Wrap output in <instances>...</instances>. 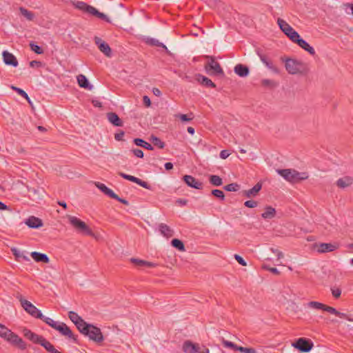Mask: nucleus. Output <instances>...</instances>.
<instances>
[{
  "instance_id": "f257e3e1",
  "label": "nucleus",
  "mask_w": 353,
  "mask_h": 353,
  "mask_svg": "<svg viewBox=\"0 0 353 353\" xmlns=\"http://www.w3.org/2000/svg\"><path fill=\"white\" fill-rule=\"evenodd\" d=\"M48 324L53 329L59 332V333L68 339H71L74 343L78 344L77 336L74 335L70 328L63 322L54 321L52 319L44 316L42 312L38 314V318Z\"/></svg>"
},
{
  "instance_id": "f03ea898",
  "label": "nucleus",
  "mask_w": 353,
  "mask_h": 353,
  "mask_svg": "<svg viewBox=\"0 0 353 353\" xmlns=\"http://www.w3.org/2000/svg\"><path fill=\"white\" fill-rule=\"evenodd\" d=\"M276 172L290 183H297L308 178L307 172H299L293 169H279Z\"/></svg>"
},
{
  "instance_id": "7ed1b4c3",
  "label": "nucleus",
  "mask_w": 353,
  "mask_h": 353,
  "mask_svg": "<svg viewBox=\"0 0 353 353\" xmlns=\"http://www.w3.org/2000/svg\"><path fill=\"white\" fill-rule=\"evenodd\" d=\"M209 61L205 65L206 72L210 75L224 76V72L220 64L215 61L213 57H207Z\"/></svg>"
},
{
  "instance_id": "20e7f679",
  "label": "nucleus",
  "mask_w": 353,
  "mask_h": 353,
  "mask_svg": "<svg viewBox=\"0 0 353 353\" xmlns=\"http://www.w3.org/2000/svg\"><path fill=\"white\" fill-rule=\"evenodd\" d=\"M277 24L283 32L287 35L293 42L299 37V34L285 20L279 18Z\"/></svg>"
},
{
  "instance_id": "39448f33",
  "label": "nucleus",
  "mask_w": 353,
  "mask_h": 353,
  "mask_svg": "<svg viewBox=\"0 0 353 353\" xmlns=\"http://www.w3.org/2000/svg\"><path fill=\"white\" fill-rule=\"evenodd\" d=\"M68 219L70 223L78 231L87 235L92 234V232L90 228L81 219L73 216H70Z\"/></svg>"
},
{
  "instance_id": "423d86ee",
  "label": "nucleus",
  "mask_w": 353,
  "mask_h": 353,
  "mask_svg": "<svg viewBox=\"0 0 353 353\" xmlns=\"http://www.w3.org/2000/svg\"><path fill=\"white\" fill-rule=\"evenodd\" d=\"M17 299L21 303L22 307L24 310L34 318H38V314L41 313V311L37 308L32 303L23 299L21 295L17 296Z\"/></svg>"
},
{
  "instance_id": "0eeeda50",
  "label": "nucleus",
  "mask_w": 353,
  "mask_h": 353,
  "mask_svg": "<svg viewBox=\"0 0 353 353\" xmlns=\"http://www.w3.org/2000/svg\"><path fill=\"white\" fill-rule=\"evenodd\" d=\"M84 335L97 343H100L104 340L100 328L92 324L90 325V327L88 328V332H86Z\"/></svg>"
},
{
  "instance_id": "6e6552de",
  "label": "nucleus",
  "mask_w": 353,
  "mask_h": 353,
  "mask_svg": "<svg viewBox=\"0 0 353 353\" xmlns=\"http://www.w3.org/2000/svg\"><path fill=\"white\" fill-rule=\"evenodd\" d=\"M292 345L301 352H309L313 347V343L311 340L305 338H299Z\"/></svg>"
},
{
  "instance_id": "1a4fd4ad",
  "label": "nucleus",
  "mask_w": 353,
  "mask_h": 353,
  "mask_svg": "<svg viewBox=\"0 0 353 353\" xmlns=\"http://www.w3.org/2000/svg\"><path fill=\"white\" fill-rule=\"evenodd\" d=\"M5 340L13 345L17 346L21 350L26 349V344L23 339L11 330L8 333Z\"/></svg>"
},
{
  "instance_id": "9d476101",
  "label": "nucleus",
  "mask_w": 353,
  "mask_h": 353,
  "mask_svg": "<svg viewBox=\"0 0 353 353\" xmlns=\"http://www.w3.org/2000/svg\"><path fill=\"white\" fill-rule=\"evenodd\" d=\"M256 54L259 57L260 60L262 63L272 72L275 74H279L280 72L279 69L274 64L272 61L270 59V57L263 53L262 50L260 49L256 50Z\"/></svg>"
},
{
  "instance_id": "9b49d317",
  "label": "nucleus",
  "mask_w": 353,
  "mask_h": 353,
  "mask_svg": "<svg viewBox=\"0 0 353 353\" xmlns=\"http://www.w3.org/2000/svg\"><path fill=\"white\" fill-rule=\"evenodd\" d=\"M285 67L286 70L291 74H296L301 72L302 64L301 62L292 59H287L285 60Z\"/></svg>"
},
{
  "instance_id": "f8f14e48",
  "label": "nucleus",
  "mask_w": 353,
  "mask_h": 353,
  "mask_svg": "<svg viewBox=\"0 0 353 353\" xmlns=\"http://www.w3.org/2000/svg\"><path fill=\"white\" fill-rule=\"evenodd\" d=\"M94 42L99 50L106 57H110L112 56V50L107 43L98 37H94Z\"/></svg>"
},
{
  "instance_id": "ddd939ff",
  "label": "nucleus",
  "mask_w": 353,
  "mask_h": 353,
  "mask_svg": "<svg viewBox=\"0 0 353 353\" xmlns=\"http://www.w3.org/2000/svg\"><path fill=\"white\" fill-rule=\"evenodd\" d=\"M28 192L30 194V196L34 201L42 199L44 194V190L41 187H29L27 186Z\"/></svg>"
},
{
  "instance_id": "4468645a",
  "label": "nucleus",
  "mask_w": 353,
  "mask_h": 353,
  "mask_svg": "<svg viewBox=\"0 0 353 353\" xmlns=\"http://www.w3.org/2000/svg\"><path fill=\"white\" fill-rule=\"evenodd\" d=\"M183 179L187 185L190 188L196 190H201L203 188V183L191 175H185Z\"/></svg>"
},
{
  "instance_id": "2eb2a0df",
  "label": "nucleus",
  "mask_w": 353,
  "mask_h": 353,
  "mask_svg": "<svg viewBox=\"0 0 353 353\" xmlns=\"http://www.w3.org/2000/svg\"><path fill=\"white\" fill-rule=\"evenodd\" d=\"M23 333L26 338H27L28 340L31 341L32 343L40 345L41 343V340H43L44 338L42 336L38 335L32 332L31 330L27 328L23 329Z\"/></svg>"
},
{
  "instance_id": "dca6fc26",
  "label": "nucleus",
  "mask_w": 353,
  "mask_h": 353,
  "mask_svg": "<svg viewBox=\"0 0 353 353\" xmlns=\"http://www.w3.org/2000/svg\"><path fill=\"white\" fill-rule=\"evenodd\" d=\"M262 188V184L261 182H258L251 189L245 190L242 191V195L247 198L254 197L257 195L259 192Z\"/></svg>"
},
{
  "instance_id": "f3484780",
  "label": "nucleus",
  "mask_w": 353,
  "mask_h": 353,
  "mask_svg": "<svg viewBox=\"0 0 353 353\" xmlns=\"http://www.w3.org/2000/svg\"><path fill=\"white\" fill-rule=\"evenodd\" d=\"M25 223L30 228L32 229H37L43 226V223L41 219L31 216L28 218Z\"/></svg>"
},
{
  "instance_id": "a211bd4d",
  "label": "nucleus",
  "mask_w": 353,
  "mask_h": 353,
  "mask_svg": "<svg viewBox=\"0 0 353 353\" xmlns=\"http://www.w3.org/2000/svg\"><path fill=\"white\" fill-rule=\"evenodd\" d=\"M2 55L6 65H12L13 67H17L18 65V61L12 53L8 51H3Z\"/></svg>"
},
{
  "instance_id": "6ab92c4d",
  "label": "nucleus",
  "mask_w": 353,
  "mask_h": 353,
  "mask_svg": "<svg viewBox=\"0 0 353 353\" xmlns=\"http://www.w3.org/2000/svg\"><path fill=\"white\" fill-rule=\"evenodd\" d=\"M107 119L109 122L116 127H121L123 122L114 112H108L107 113Z\"/></svg>"
},
{
  "instance_id": "aec40b11",
  "label": "nucleus",
  "mask_w": 353,
  "mask_h": 353,
  "mask_svg": "<svg viewBox=\"0 0 353 353\" xmlns=\"http://www.w3.org/2000/svg\"><path fill=\"white\" fill-rule=\"evenodd\" d=\"M294 43H297L301 48L307 51L310 54H315L314 49L310 46L306 41L300 38V37L294 41Z\"/></svg>"
},
{
  "instance_id": "412c9836",
  "label": "nucleus",
  "mask_w": 353,
  "mask_h": 353,
  "mask_svg": "<svg viewBox=\"0 0 353 353\" xmlns=\"http://www.w3.org/2000/svg\"><path fill=\"white\" fill-rule=\"evenodd\" d=\"M130 261L134 264L137 267L139 268H143V267H147V268H154L157 265V263L136 259V258H131Z\"/></svg>"
},
{
  "instance_id": "4be33fe9",
  "label": "nucleus",
  "mask_w": 353,
  "mask_h": 353,
  "mask_svg": "<svg viewBox=\"0 0 353 353\" xmlns=\"http://www.w3.org/2000/svg\"><path fill=\"white\" fill-rule=\"evenodd\" d=\"M353 183V178L352 176H345L339 179L336 181V185L340 188H345L350 186Z\"/></svg>"
},
{
  "instance_id": "5701e85b",
  "label": "nucleus",
  "mask_w": 353,
  "mask_h": 353,
  "mask_svg": "<svg viewBox=\"0 0 353 353\" xmlns=\"http://www.w3.org/2000/svg\"><path fill=\"white\" fill-rule=\"evenodd\" d=\"M74 6H75L76 8H77L84 12L88 13L90 14H92L93 10L94 9V8L93 6H91L83 1H77V2L74 3Z\"/></svg>"
},
{
  "instance_id": "b1692460",
  "label": "nucleus",
  "mask_w": 353,
  "mask_h": 353,
  "mask_svg": "<svg viewBox=\"0 0 353 353\" xmlns=\"http://www.w3.org/2000/svg\"><path fill=\"white\" fill-rule=\"evenodd\" d=\"M30 256L32 257V259L36 262H42L44 263H48L50 261V259L48 256V255L46 254H43V253H41V252L34 251V252H32L30 253Z\"/></svg>"
},
{
  "instance_id": "393cba45",
  "label": "nucleus",
  "mask_w": 353,
  "mask_h": 353,
  "mask_svg": "<svg viewBox=\"0 0 353 353\" xmlns=\"http://www.w3.org/2000/svg\"><path fill=\"white\" fill-rule=\"evenodd\" d=\"M183 350L185 353H197L198 344L193 343L190 341H186L183 343Z\"/></svg>"
},
{
  "instance_id": "a878e982",
  "label": "nucleus",
  "mask_w": 353,
  "mask_h": 353,
  "mask_svg": "<svg viewBox=\"0 0 353 353\" xmlns=\"http://www.w3.org/2000/svg\"><path fill=\"white\" fill-rule=\"evenodd\" d=\"M336 248L337 246L332 243H322L317 245V251L320 253L332 252Z\"/></svg>"
},
{
  "instance_id": "bb28decb",
  "label": "nucleus",
  "mask_w": 353,
  "mask_h": 353,
  "mask_svg": "<svg viewBox=\"0 0 353 353\" xmlns=\"http://www.w3.org/2000/svg\"><path fill=\"white\" fill-rule=\"evenodd\" d=\"M77 79L78 84L81 88H85L89 90L92 89L93 86L89 83L88 80L85 75L79 74Z\"/></svg>"
},
{
  "instance_id": "cd10ccee",
  "label": "nucleus",
  "mask_w": 353,
  "mask_h": 353,
  "mask_svg": "<svg viewBox=\"0 0 353 353\" xmlns=\"http://www.w3.org/2000/svg\"><path fill=\"white\" fill-rule=\"evenodd\" d=\"M276 214L275 208L270 205H267L265 208V211L261 214V216L264 219H272L275 217Z\"/></svg>"
},
{
  "instance_id": "c85d7f7f",
  "label": "nucleus",
  "mask_w": 353,
  "mask_h": 353,
  "mask_svg": "<svg viewBox=\"0 0 353 353\" xmlns=\"http://www.w3.org/2000/svg\"><path fill=\"white\" fill-rule=\"evenodd\" d=\"M234 72L241 77H247L249 74V68L242 64H237L234 67Z\"/></svg>"
},
{
  "instance_id": "c756f323",
  "label": "nucleus",
  "mask_w": 353,
  "mask_h": 353,
  "mask_svg": "<svg viewBox=\"0 0 353 353\" xmlns=\"http://www.w3.org/2000/svg\"><path fill=\"white\" fill-rule=\"evenodd\" d=\"M94 184L99 190H100L103 193L108 196L110 198L112 199L113 196H115V193L111 189L108 188L105 184L100 182H95Z\"/></svg>"
},
{
  "instance_id": "7c9ffc66",
  "label": "nucleus",
  "mask_w": 353,
  "mask_h": 353,
  "mask_svg": "<svg viewBox=\"0 0 353 353\" xmlns=\"http://www.w3.org/2000/svg\"><path fill=\"white\" fill-rule=\"evenodd\" d=\"M196 80L203 85L210 88H215L216 85L208 77L199 74Z\"/></svg>"
},
{
  "instance_id": "2f4dec72",
  "label": "nucleus",
  "mask_w": 353,
  "mask_h": 353,
  "mask_svg": "<svg viewBox=\"0 0 353 353\" xmlns=\"http://www.w3.org/2000/svg\"><path fill=\"white\" fill-rule=\"evenodd\" d=\"M133 143L136 145L142 147V148H143L145 149H147L148 150H154V147L151 144H150L149 143H148L147 141H144L142 139L135 138V139H133Z\"/></svg>"
},
{
  "instance_id": "473e14b6",
  "label": "nucleus",
  "mask_w": 353,
  "mask_h": 353,
  "mask_svg": "<svg viewBox=\"0 0 353 353\" xmlns=\"http://www.w3.org/2000/svg\"><path fill=\"white\" fill-rule=\"evenodd\" d=\"M174 117L179 119L183 123H188L193 120L195 117L192 112H190L188 114H176L174 115Z\"/></svg>"
},
{
  "instance_id": "72a5a7b5",
  "label": "nucleus",
  "mask_w": 353,
  "mask_h": 353,
  "mask_svg": "<svg viewBox=\"0 0 353 353\" xmlns=\"http://www.w3.org/2000/svg\"><path fill=\"white\" fill-rule=\"evenodd\" d=\"M159 228V231L164 236L170 237L173 236L174 231L166 224L161 223Z\"/></svg>"
},
{
  "instance_id": "f704fd0d",
  "label": "nucleus",
  "mask_w": 353,
  "mask_h": 353,
  "mask_svg": "<svg viewBox=\"0 0 353 353\" xmlns=\"http://www.w3.org/2000/svg\"><path fill=\"white\" fill-rule=\"evenodd\" d=\"M40 345L50 353H59V352L57 349H55L53 345L48 341H47L45 338H43V339L41 340V343Z\"/></svg>"
},
{
  "instance_id": "c9c22d12",
  "label": "nucleus",
  "mask_w": 353,
  "mask_h": 353,
  "mask_svg": "<svg viewBox=\"0 0 353 353\" xmlns=\"http://www.w3.org/2000/svg\"><path fill=\"white\" fill-rule=\"evenodd\" d=\"M90 325L91 324L86 323L83 319L81 320V322L79 321L75 324L77 328L83 335L86 332H88V328L90 327Z\"/></svg>"
},
{
  "instance_id": "e433bc0d",
  "label": "nucleus",
  "mask_w": 353,
  "mask_h": 353,
  "mask_svg": "<svg viewBox=\"0 0 353 353\" xmlns=\"http://www.w3.org/2000/svg\"><path fill=\"white\" fill-rule=\"evenodd\" d=\"M150 141L153 143L154 145L158 147L160 149H163L165 145L163 141H162L159 137L154 135L150 136Z\"/></svg>"
},
{
  "instance_id": "4c0bfd02",
  "label": "nucleus",
  "mask_w": 353,
  "mask_h": 353,
  "mask_svg": "<svg viewBox=\"0 0 353 353\" xmlns=\"http://www.w3.org/2000/svg\"><path fill=\"white\" fill-rule=\"evenodd\" d=\"M209 181L214 186H221L223 184L222 179L218 175H210Z\"/></svg>"
},
{
  "instance_id": "58836bf2",
  "label": "nucleus",
  "mask_w": 353,
  "mask_h": 353,
  "mask_svg": "<svg viewBox=\"0 0 353 353\" xmlns=\"http://www.w3.org/2000/svg\"><path fill=\"white\" fill-rule=\"evenodd\" d=\"M171 245L179 251H185V245L182 241L178 239H173L171 241Z\"/></svg>"
},
{
  "instance_id": "ea45409f",
  "label": "nucleus",
  "mask_w": 353,
  "mask_h": 353,
  "mask_svg": "<svg viewBox=\"0 0 353 353\" xmlns=\"http://www.w3.org/2000/svg\"><path fill=\"white\" fill-rule=\"evenodd\" d=\"M20 13L29 21H32L34 19L33 12L28 10L27 9L21 7L19 8Z\"/></svg>"
},
{
  "instance_id": "a19ab883",
  "label": "nucleus",
  "mask_w": 353,
  "mask_h": 353,
  "mask_svg": "<svg viewBox=\"0 0 353 353\" xmlns=\"http://www.w3.org/2000/svg\"><path fill=\"white\" fill-rule=\"evenodd\" d=\"M12 89L15 90L19 95H21V97L26 99L27 101H28V103H30V105H31L32 108L34 109V107L32 104V102L30 101V99L28 94L23 90L17 88V87H14V86H12Z\"/></svg>"
},
{
  "instance_id": "79ce46f5",
  "label": "nucleus",
  "mask_w": 353,
  "mask_h": 353,
  "mask_svg": "<svg viewBox=\"0 0 353 353\" xmlns=\"http://www.w3.org/2000/svg\"><path fill=\"white\" fill-rule=\"evenodd\" d=\"M11 251L13 254V255L17 259H23L24 261H28L30 259L29 258L26 256L23 252H20L17 248H13L11 249Z\"/></svg>"
},
{
  "instance_id": "37998d69",
  "label": "nucleus",
  "mask_w": 353,
  "mask_h": 353,
  "mask_svg": "<svg viewBox=\"0 0 353 353\" xmlns=\"http://www.w3.org/2000/svg\"><path fill=\"white\" fill-rule=\"evenodd\" d=\"M147 43L153 46L161 47L164 48L166 51H168V48L163 43L160 42L157 39L153 38L148 39Z\"/></svg>"
},
{
  "instance_id": "c03bdc74",
  "label": "nucleus",
  "mask_w": 353,
  "mask_h": 353,
  "mask_svg": "<svg viewBox=\"0 0 353 353\" xmlns=\"http://www.w3.org/2000/svg\"><path fill=\"white\" fill-rule=\"evenodd\" d=\"M68 317L71 321L74 323V325L79 321L81 322V320L83 319L77 312L74 311H70L68 312Z\"/></svg>"
},
{
  "instance_id": "a18cd8bd",
  "label": "nucleus",
  "mask_w": 353,
  "mask_h": 353,
  "mask_svg": "<svg viewBox=\"0 0 353 353\" xmlns=\"http://www.w3.org/2000/svg\"><path fill=\"white\" fill-rule=\"evenodd\" d=\"M324 305L325 304L317 301H310L307 303V307L315 310H323Z\"/></svg>"
},
{
  "instance_id": "49530a36",
  "label": "nucleus",
  "mask_w": 353,
  "mask_h": 353,
  "mask_svg": "<svg viewBox=\"0 0 353 353\" xmlns=\"http://www.w3.org/2000/svg\"><path fill=\"white\" fill-rule=\"evenodd\" d=\"M92 15L96 16L97 17L101 19L108 23H110V19L103 13L98 11L95 8L92 13Z\"/></svg>"
},
{
  "instance_id": "de8ad7c7",
  "label": "nucleus",
  "mask_w": 353,
  "mask_h": 353,
  "mask_svg": "<svg viewBox=\"0 0 353 353\" xmlns=\"http://www.w3.org/2000/svg\"><path fill=\"white\" fill-rule=\"evenodd\" d=\"M92 15L96 16L97 17L101 19L108 23H110V19L103 13L98 11L95 8L92 13Z\"/></svg>"
},
{
  "instance_id": "09e8293b",
  "label": "nucleus",
  "mask_w": 353,
  "mask_h": 353,
  "mask_svg": "<svg viewBox=\"0 0 353 353\" xmlns=\"http://www.w3.org/2000/svg\"><path fill=\"white\" fill-rule=\"evenodd\" d=\"M211 194L214 196H215V197L218 198L219 199H220L221 201H224L225 200V194L221 190H218V189L212 190V192H211Z\"/></svg>"
},
{
  "instance_id": "8fccbe9b",
  "label": "nucleus",
  "mask_w": 353,
  "mask_h": 353,
  "mask_svg": "<svg viewBox=\"0 0 353 353\" xmlns=\"http://www.w3.org/2000/svg\"><path fill=\"white\" fill-rule=\"evenodd\" d=\"M223 189L228 192H236L239 189V185L236 183H232L224 186Z\"/></svg>"
},
{
  "instance_id": "3c124183",
  "label": "nucleus",
  "mask_w": 353,
  "mask_h": 353,
  "mask_svg": "<svg viewBox=\"0 0 353 353\" xmlns=\"http://www.w3.org/2000/svg\"><path fill=\"white\" fill-rule=\"evenodd\" d=\"M222 343H223V346L225 347L232 348L235 351L238 350L237 348H239V346L232 341H227V340L223 339Z\"/></svg>"
},
{
  "instance_id": "603ef678",
  "label": "nucleus",
  "mask_w": 353,
  "mask_h": 353,
  "mask_svg": "<svg viewBox=\"0 0 353 353\" xmlns=\"http://www.w3.org/2000/svg\"><path fill=\"white\" fill-rule=\"evenodd\" d=\"M10 330L6 327L4 325L0 323V336L5 339L8 333Z\"/></svg>"
},
{
  "instance_id": "864d4df0",
  "label": "nucleus",
  "mask_w": 353,
  "mask_h": 353,
  "mask_svg": "<svg viewBox=\"0 0 353 353\" xmlns=\"http://www.w3.org/2000/svg\"><path fill=\"white\" fill-rule=\"evenodd\" d=\"M30 47L32 51H34L35 53L38 54H41L43 52V50L39 46L36 45L33 42H31L30 43Z\"/></svg>"
},
{
  "instance_id": "5fc2aeb1",
  "label": "nucleus",
  "mask_w": 353,
  "mask_h": 353,
  "mask_svg": "<svg viewBox=\"0 0 353 353\" xmlns=\"http://www.w3.org/2000/svg\"><path fill=\"white\" fill-rule=\"evenodd\" d=\"M237 351H239L242 353H256L255 349L252 347H244L239 346V348H237Z\"/></svg>"
},
{
  "instance_id": "6e6d98bb",
  "label": "nucleus",
  "mask_w": 353,
  "mask_h": 353,
  "mask_svg": "<svg viewBox=\"0 0 353 353\" xmlns=\"http://www.w3.org/2000/svg\"><path fill=\"white\" fill-rule=\"evenodd\" d=\"M336 316H337L341 319H345L346 320H347L349 321H353V315L349 316L345 313L338 311Z\"/></svg>"
},
{
  "instance_id": "4d7b16f0",
  "label": "nucleus",
  "mask_w": 353,
  "mask_h": 353,
  "mask_svg": "<svg viewBox=\"0 0 353 353\" xmlns=\"http://www.w3.org/2000/svg\"><path fill=\"white\" fill-rule=\"evenodd\" d=\"M244 205L249 208H254L257 207L258 202L254 200H248L244 203Z\"/></svg>"
},
{
  "instance_id": "13d9d810",
  "label": "nucleus",
  "mask_w": 353,
  "mask_h": 353,
  "mask_svg": "<svg viewBox=\"0 0 353 353\" xmlns=\"http://www.w3.org/2000/svg\"><path fill=\"white\" fill-rule=\"evenodd\" d=\"M331 291L332 294L334 298L338 299L340 297L341 294V290L339 288H332Z\"/></svg>"
},
{
  "instance_id": "bf43d9fd",
  "label": "nucleus",
  "mask_w": 353,
  "mask_h": 353,
  "mask_svg": "<svg viewBox=\"0 0 353 353\" xmlns=\"http://www.w3.org/2000/svg\"><path fill=\"white\" fill-rule=\"evenodd\" d=\"M137 184L139 185L140 186H141L145 189L151 190V185L148 182L144 181L140 179H138V180L137 181Z\"/></svg>"
},
{
  "instance_id": "052dcab7",
  "label": "nucleus",
  "mask_w": 353,
  "mask_h": 353,
  "mask_svg": "<svg viewBox=\"0 0 353 353\" xmlns=\"http://www.w3.org/2000/svg\"><path fill=\"white\" fill-rule=\"evenodd\" d=\"M131 152L133 153V154L139 158H143L144 156L143 152L138 148H134L131 150Z\"/></svg>"
},
{
  "instance_id": "680f3d73",
  "label": "nucleus",
  "mask_w": 353,
  "mask_h": 353,
  "mask_svg": "<svg viewBox=\"0 0 353 353\" xmlns=\"http://www.w3.org/2000/svg\"><path fill=\"white\" fill-rule=\"evenodd\" d=\"M261 83L263 86L274 87L276 85L275 82L270 79H263Z\"/></svg>"
},
{
  "instance_id": "e2e57ef3",
  "label": "nucleus",
  "mask_w": 353,
  "mask_h": 353,
  "mask_svg": "<svg viewBox=\"0 0 353 353\" xmlns=\"http://www.w3.org/2000/svg\"><path fill=\"white\" fill-rule=\"evenodd\" d=\"M234 259L236 260V261L241 265L242 266L247 265L246 261L244 260V259L239 254H234Z\"/></svg>"
},
{
  "instance_id": "0e129e2a",
  "label": "nucleus",
  "mask_w": 353,
  "mask_h": 353,
  "mask_svg": "<svg viewBox=\"0 0 353 353\" xmlns=\"http://www.w3.org/2000/svg\"><path fill=\"white\" fill-rule=\"evenodd\" d=\"M323 311H326L329 313L336 315L338 310H336L334 307L324 305Z\"/></svg>"
},
{
  "instance_id": "69168bd1",
  "label": "nucleus",
  "mask_w": 353,
  "mask_h": 353,
  "mask_svg": "<svg viewBox=\"0 0 353 353\" xmlns=\"http://www.w3.org/2000/svg\"><path fill=\"white\" fill-rule=\"evenodd\" d=\"M263 268L269 270L270 272L274 274H279L280 273L279 271L276 268H271L267 265H263Z\"/></svg>"
},
{
  "instance_id": "338daca9",
  "label": "nucleus",
  "mask_w": 353,
  "mask_h": 353,
  "mask_svg": "<svg viewBox=\"0 0 353 353\" xmlns=\"http://www.w3.org/2000/svg\"><path fill=\"white\" fill-rule=\"evenodd\" d=\"M92 103L93 104L94 107L95 108H106L105 105L102 104V103L99 101L98 99H93L92 101Z\"/></svg>"
},
{
  "instance_id": "774afa93",
  "label": "nucleus",
  "mask_w": 353,
  "mask_h": 353,
  "mask_svg": "<svg viewBox=\"0 0 353 353\" xmlns=\"http://www.w3.org/2000/svg\"><path fill=\"white\" fill-rule=\"evenodd\" d=\"M197 353H210L209 349L205 345L199 346L198 345Z\"/></svg>"
}]
</instances>
